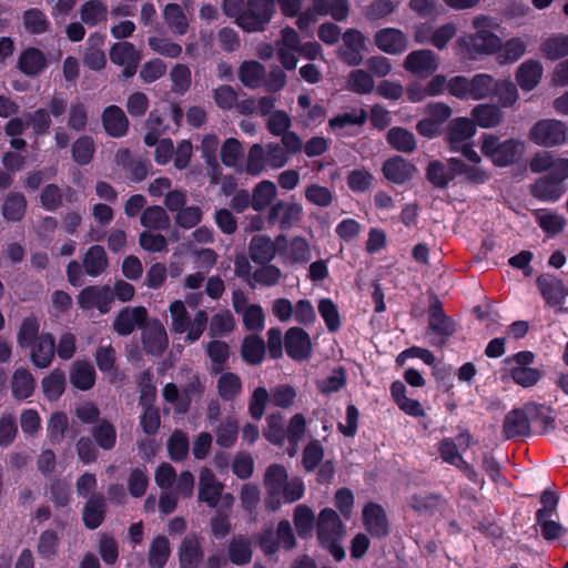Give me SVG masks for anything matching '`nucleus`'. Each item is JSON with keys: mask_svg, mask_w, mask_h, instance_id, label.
Masks as SVG:
<instances>
[{"mask_svg": "<svg viewBox=\"0 0 568 568\" xmlns=\"http://www.w3.org/2000/svg\"><path fill=\"white\" fill-rule=\"evenodd\" d=\"M106 16L108 7L100 0H89L80 8L81 20L90 27L105 21Z\"/></svg>", "mask_w": 568, "mask_h": 568, "instance_id": "nucleus-53", "label": "nucleus"}, {"mask_svg": "<svg viewBox=\"0 0 568 568\" xmlns=\"http://www.w3.org/2000/svg\"><path fill=\"white\" fill-rule=\"evenodd\" d=\"M140 58L135 47L130 42H118L110 49V59L113 63L124 68L122 72L124 78L135 74Z\"/></svg>", "mask_w": 568, "mask_h": 568, "instance_id": "nucleus-18", "label": "nucleus"}, {"mask_svg": "<svg viewBox=\"0 0 568 568\" xmlns=\"http://www.w3.org/2000/svg\"><path fill=\"white\" fill-rule=\"evenodd\" d=\"M529 140L539 146L552 148L562 145L568 139L566 124L556 119L536 122L529 131Z\"/></svg>", "mask_w": 568, "mask_h": 568, "instance_id": "nucleus-7", "label": "nucleus"}, {"mask_svg": "<svg viewBox=\"0 0 568 568\" xmlns=\"http://www.w3.org/2000/svg\"><path fill=\"white\" fill-rule=\"evenodd\" d=\"M565 192V185L561 184L558 180H554L548 175L538 179L531 185L532 195L545 202H556L564 195Z\"/></svg>", "mask_w": 568, "mask_h": 568, "instance_id": "nucleus-30", "label": "nucleus"}, {"mask_svg": "<svg viewBox=\"0 0 568 568\" xmlns=\"http://www.w3.org/2000/svg\"><path fill=\"white\" fill-rule=\"evenodd\" d=\"M473 33L460 36L455 42V49L468 57L477 59L493 55L501 48V39L495 33L498 23L490 17L479 14L471 21Z\"/></svg>", "mask_w": 568, "mask_h": 568, "instance_id": "nucleus-1", "label": "nucleus"}, {"mask_svg": "<svg viewBox=\"0 0 568 568\" xmlns=\"http://www.w3.org/2000/svg\"><path fill=\"white\" fill-rule=\"evenodd\" d=\"M476 133V126L473 120L468 118H455L447 126V142L452 150L460 149L467 144Z\"/></svg>", "mask_w": 568, "mask_h": 568, "instance_id": "nucleus-20", "label": "nucleus"}, {"mask_svg": "<svg viewBox=\"0 0 568 568\" xmlns=\"http://www.w3.org/2000/svg\"><path fill=\"white\" fill-rule=\"evenodd\" d=\"M234 311L242 315L244 327L252 332H261L265 326V315L258 304H250L245 294L235 291L232 297Z\"/></svg>", "mask_w": 568, "mask_h": 568, "instance_id": "nucleus-13", "label": "nucleus"}, {"mask_svg": "<svg viewBox=\"0 0 568 568\" xmlns=\"http://www.w3.org/2000/svg\"><path fill=\"white\" fill-rule=\"evenodd\" d=\"M275 244L270 237L257 235L250 243V255L255 263H267L274 258Z\"/></svg>", "mask_w": 568, "mask_h": 568, "instance_id": "nucleus-46", "label": "nucleus"}, {"mask_svg": "<svg viewBox=\"0 0 568 568\" xmlns=\"http://www.w3.org/2000/svg\"><path fill=\"white\" fill-rule=\"evenodd\" d=\"M92 436L102 449L110 450L115 445L116 430L110 422L102 419L93 427Z\"/></svg>", "mask_w": 568, "mask_h": 568, "instance_id": "nucleus-61", "label": "nucleus"}, {"mask_svg": "<svg viewBox=\"0 0 568 568\" xmlns=\"http://www.w3.org/2000/svg\"><path fill=\"white\" fill-rule=\"evenodd\" d=\"M242 158L243 148L241 142L233 138L226 139L221 146L222 163L227 168L237 169Z\"/></svg>", "mask_w": 568, "mask_h": 568, "instance_id": "nucleus-63", "label": "nucleus"}, {"mask_svg": "<svg viewBox=\"0 0 568 568\" xmlns=\"http://www.w3.org/2000/svg\"><path fill=\"white\" fill-rule=\"evenodd\" d=\"M530 170L535 173L548 171V176L558 180L561 184L568 179V159L557 156L548 151H540L530 161Z\"/></svg>", "mask_w": 568, "mask_h": 568, "instance_id": "nucleus-12", "label": "nucleus"}, {"mask_svg": "<svg viewBox=\"0 0 568 568\" xmlns=\"http://www.w3.org/2000/svg\"><path fill=\"white\" fill-rule=\"evenodd\" d=\"M440 65V58L429 49H418L409 52L403 62L404 69L418 78L434 74Z\"/></svg>", "mask_w": 568, "mask_h": 568, "instance_id": "nucleus-10", "label": "nucleus"}, {"mask_svg": "<svg viewBox=\"0 0 568 568\" xmlns=\"http://www.w3.org/2000/svg\"><path fill=\"white\" fill-rule=\"evenodd\" d=\"M345 89L357 94H369L375 89V81L369 72L355 69L348 73Z\"/></svg>", "mask_w": 568, "mask_h": 568, "instance_id": "nucleus-44", "label": "nucleus"}, {"mask_svg": "<svg viewBox=\"0 0 568 568\" xmlns=\"http://www.w3.org/2000/svg\"><path fill=\"white\" fill-rule=\"evenodd\" d=\"M388 144L396 151L412 153L416 149L415 135L405 128L394 126L386 135Z\"/></svg>", "mask_w": 568, "mask_h": 568, "instance_id": "nucleus-41", "label": "nucleus"}, {"mask_svg": "<svg viewBox=\"0 0 568 568\" xmlns=\"http://www.w3.org/2000/svg\"><path fill=\"white\" fill-rule=\"evenodd\" d=\"M43 395L49 400H57L64 392L65 375L60 369L52 371L41 382Z\"/></svg>", "mask_w": 568, "mask_h": 568, "instance_id": "nucleus-54", "label": "nucleus"}, {"mask_svg": "<svg viewBox=\"0 0 568 568\" xmlns=\"http://www.w3.org/2000/svg\"><path fill=\"white\" fill-rule=\"evenodd\" d=\"M480 150L493 164L507 166L523 155L525 143L516 139L501 141L497 135L485 134L481 138Z\"/></svg>", "mask_w": 568, "mask_h": 568, "instance_id": "nucleus-5", "label": "nucleus"}, {"mask_svg": "<svg viewBox=\"0 0 568 568\" xmlns=\"http://www.w3.org/2000/svg\"><path fill=\"white\" fill-rule=\"evenodd\" d=\"M298 34L292 28L282 30L281 39L276 42V54L285 70H294L297 65Z\"/></svg>", "mask_w": 568, "mask_h": 568, "instance_id": "nucleus-17", "label": "nucleus"}, {"mask_svg": "<svg viewBox=\"0 0 568 568\" xmlns=\"http://www.w3.org/2000/svg\"><path fill=\"white\" fill-rule=\"evenodd\" d=\"M113 302L112 290L108 285L88 286L78 295V304L82 310L97 308L100 313H108Z\"/></svg>", "mask_w": 568, "mask_h": 568, "instance_id": "nucleus-14", "label": "nucleus"}, {"mask_svg": "<svg viewBox=\"0 0 568 568\" xmlns=\"http://www.w3.org/2000/svg\"><path fill=\"white\" fill-rule=\"evenodd\" d=\"M545 409L535 403H527L520 408L510 410L504 420L503 432L506 438L526 437L530 435V425Z\"/></svg>", "mask_w": 568, "mask_h": 568, "instance_id": "nucleus-6", "label": "nucleus"}, {"mask_svg": "<svg viewBox=\"0 0 568 568\" xmlns=\"http://www.w3.org/2000/svg\"><path fill=\"white\" fill-rule=\"evenodd\" d=\"M163 17L173 33L182 36L187 31L189 22L179 4H166L163 10Z\"/></svg>", "mask_w": 568, "mask_h": 568, "instance_id": "nucleus-55", "label": "nucleus"}, {"mask_svg": "<svg viewBox=\"0 0 568 568\" xmlns=\"http://www.w3.org/2000/svg\"><path fill=\"white\" fill-rule=\"evenodd\" d=\"M344 535L345 530L336 511L331 508L323 509L317 520V538L337 561L345 557L341 545Z\"/></svg>", "mask_w": 568, "mask_h": 568, "instance_id": "nucleus-4", "label": "nucleus"}, {"mask_svg": "<svg viewBox=\"0 0 568 568\" xmlns=\"http://www.w3.org/2000/svg\"><path fill=\"white\" fill-rule=\"evenodd\" d=\"M471 115L475 122L481 128H495L504 118L503 111L493 104H478L473 111Z\"/></svg>", "mask_w": 568, "mask_h": 568, "instance_id": "nucleus-43", "label": "nucleus"}, {"mask_svg": "<svg viewBox=\"0 0 568 568\" xmlns=\"http://www.w3.org/2000/svg\"><path fill=\"white\" fill-rule=\"evenodd\" d=\"M449 164L457 175H463L473 183H484L488 180V173L479 164H466L458 159H450Z\"/></svg>", "mask_w": 568, "mask_h": 568, "instance_id": "nucleus-57", "label": "nucleus"}, {"mask_svg": "<svg viewBox=\"0 0 568 568\" xmlns=\"http://www.w3.org/2000/svg\"><path fill=\"white\" fill-rule=\"evenodd\" d=\"M71 384L81 390L90 389L95 382V371L89 362L77 361L70 373Z\"/></svg>", "mask_w": 568, "mask_h": 568, "instance_id": "nucleus-37", "label": "nucleus"}, {"mask_svg": "<svg viewBox=\"0 0 568 568\" xmlns=\"http://www.w3.org/2000/svg\"><path fill=\"white\" fill-rule=\"evenodd\" d=\"M223 488V484L216 479L211 469L203 467L200 470L199 499L201 501H204L210 507H217Z\"/></svg>", "mask_w": 568, "mask_h": 568, "instance_id": "nucleus-19", "label": "nucleus"}, {"mask_svg": "<svg viewBox=\"0 0 568 568\" xmlns=\"http://www.w3.org/2000/svg\"><path fill=\"white\" fill-rule=\"evenodd\" d=\"M544 67L540 61L528 59L516 70L515 79L524 91L534 90L541 81Z\"/></svg>", "mask_w": 568, "mask_h": 568, "instance_id": "nucleus-25", "label": "nucleus"}, {"mask_svg": "<svg viewBox=\"0 0 568 568\" xmlns=\"http://www.w3.org/2000/svg\"><path fill=\"white\" fill-rule=\"evenodd\" d=\"M36 388V379L27 368H17L11 377V394L16 399L29 398Z\"/></svg>", "mask_w": 568, "mask_h": 568, "instance_id": "nucleus-34", "label": "nucleus"}, {"mask_svg": "<svg viewBox=\"0 0 568 568\" xmlns=\"http://www.w3.org/2000/svg\"><path fill=\"white\" fill-rule=\"evenodd\" d=\"M343 45L338 54L348 65H358L363 61V52L366 50V38L356 29H347L343 36Z\"/></svg>", "mask_w": 568, "mask_h": 568, "instance_id": "nucleus-15", "label": "nucleus"}, {"mask_svg": "<svg viewBox=\"0 0 568 568\" xmlns=\"http://www.w3.org/2000/svg\"><path fill=\"white\" fill-rule=\"evenodd\" d=\"M265 354V343L263 338L256 335H250L244 338L242 344L243 359L252 365L262 363Z\"/></svg>", "mask_w": 568, "mask_h": 568, "instance_id": "nucleus-56", "label": "nucleus"}, {"mask_svg": "<svg viewBox=\"0 0 568 568\" xmlns=\"http://www.w3.org/2000/svg\"><path fill=\"white\" fill-rule=\"evenodd\" d=\"M285 348L290 357L305 359L311 354L310 335L301 327H291L285 334Z\"/></svg>", "mask_w": 568, "mask_h": 568, "instance_id": "nucleus-23", "label": "nucleus"}, {"mask_svg": "<svg viewBox=\"0 0 568 568\" xmlns=\"http://www.w3.org/2000/svg\"><path fill=\"white\" fill-rule=\"evenodd\" d=\"M105 503L101 495L91 497L83 509V521L90 529L99 527L104 517Z\"/></svg>", "mask_w": 568, "mask_h": 568, "instance_id": "nucleus-48", "label": "nucleus"}, {"mask_svg": "<svg viewBox=\"0 0 568 568\" xmlns=\"http://www.w3.org/2000/svg\"><path fill=\"white\" fill-rule=\"evenodd\" d=\"M349 4L347 0H313V7L297 20L300 29H306L316 20V16H331L336 21L347 18Z\"/></svg>", "mask_w": 568, "mask_h": 568, "instance_id": "nucleus-8", "label": "nucleus"}, {"mask_svg": "<svg viewBox=\"0 0 568 568\" xmlns=\"http://www.w3.org/2000/svg\"><path fill=\"white\" fill-rule=\"evenodd\" d=\"M303 207L298 203L277 202L268 212L270 222H278L282 230L291 229L302 217Z\"/></svg>", "mask_w": 568, "mask_h": 568, "instance_id": "nucleus-21", "label": "nucleus"}, {"mask_svg": "<svg viewBox=\"0 0 568 568\" xmlns=\"http://www.w3.org/2000/svg\"><path fill=\"white\" fill-rule=\"evenodd\" d=\"M286 164V152L282 150L280 143L270 142L265 145L254 143L247 152L244 172L256 176L263 173L267 168L276 170Z\"/></svg>", "mask_w": 568, "mask_h": 568, "instance_id": "nucleus-3", "label": "nucleus"}, {"mask_svg": "<svg viewBox=\"0 0 568 568\" xmlns=\"http://www.w3.org/2000/svg\"><path fill=\"white\" fill-rule=\"evenodd\" d=\"M146 316L148 312L143 306L125 307L116 315L113 328L119 335H129L146 320Z\"/></svg>", "mask_w": 568, "mask_h": 568, "instance_id": "nucleus-27", "label": "nucleus"}, {"mask_svg": "<svg viewBox=\"0 0 568 568\" xmlns=\"http://www.w3.org/2000/svg\"><path fill=\"white\" fill-rule=\"evenodd\" d=\"M55 352V342L50 333H42L31 345L30 361L39 368L50 366Z\"/></svg>", "mask_w": 568, "mask_h": 568, "instance_id": "nucleus-24", "label": "nucleus"}, {"mask_svg": "<svg viewBox=\"0 0 568 568\" xmlns=\"http://www.w3.org/2000/svg\"><path fill=\"white\" fill-rule=\"evenodd\" d=\"M142 342L149 353L155 355L163 353L168 346V336L163 324L159 321L149 322L143 328Z\"/></svg>", "mask_w": 568, "mask_h": 568, "instance_id": "nucleus-26", "label": "nucleus"}, {"mask_svg": "<svg viewBox=\"0 0 568 568\" xmlns=\"http://www.w3.org/2000/svg\"><path fill=\"white\" fill-rule=\"evenodd\" d=\"M83 265H84L85 272L89 275L98 276L99 274H101L108 265V260H106V254H105L104 248L99 245H94V246L90 247L84 256Z\"/></svg>", "mask_w": 568, "mask_h": 568, "instance_id": "nucleus-58", "label": "nucleus"}, {"mask_svg": "<svg viewBox=\"0 0 568 568\" xmlns=\"http://www.w3.org/2000/svg\"><path fill=\"white\" fill-rule=\"evenodd\" d=\"M439 454L444 462L457 467L467 478L474 483H478V474L471 465L465 462L458 453L456 444L452 439H444L439 444Z\"/></svg>", "mask_w": 568, "mask_h": 568, "instance_id": "nucleus-28", "label": "nucleus"}, {"mask_svg": "<svg viewBox=\"0 0 568 568\" xmlns=\"http://www.w3.org/2000/svg\"><path fill=\"white\" fill-rule=\"evenodd\" d=\"M541 53L549 60H557L568 55V36L555 34L541 42Z\"/></svg>", "mask_w": 568, "mask_h": 568, "instance_id": "nucleus-52", "label": "nucleus"}, {"mask_svg": "<svg viewBox=\"0 0 568 568\" xmlns=\"http://www.w3.org/2000/svg\"><path fill=\"white\" fill-rule=\"evenodd\" d=\"M294 526L300 537L306 538L312 536L314 528V513L306 505H298L294 509Z\"/></svg>", "mask_w": 568, "mask_h": 568, "instance_id": "nucleus-59", "label": "nucleus"}, {"mask_svg": "<svg viewBox=\"0 0 568 568\" xmlns=\"http://www.w3.org/2000/svg\"><path fill=\"white\" fill-rule=\"evenodd\" d=\"M220 140L215 134H207L203 138L201 144L202 155L209 166H211V183L216 184L221 168L216 160V151Z\"/></svg>", "mask_w": 568, "mask_h": 568, "instance_id": "nucleus-40", "label": "nucleus"}, {"mask_svg": "<svg viewBox=\"0 0 568 568\" xmlns=\"http://www.w3.org/2000/svg\"><path fill=\"white\" fill-rule=\"evenodd\" d=\"M264 487L266 489V507L277 510L282 504H291L301 499L305 487L301 478H290L286 469L277 464L267 467L264 475Z\"/></svg>", "mask_w": 568, "mask_h": 568, "instance_id": "nucleus-2", "label": "nucleus"}, {"mask_svg": "<svg viewBox=\"0 0 568 568\" xmlns=\"http://www.w3.org/2000/svg\"><path fill=\"white\" fill-rule=\"evenodd\" d=\"M128 124V119L119 106L110 105L104 110L103 126L110 135L115 138L124 135Z\"/></svg>", "mask_w": 568, "mask_h": 568, "instance_id": "nucleus-36", "label": "nucleus"}, {"mask_svg": "<svg viewBox=\"0 0 568 568\" xmlns=\"http://www.w3.org/2000/svg\"><path fill=\"white\" fill-rule=\"evenodd\" d=\"M170 556L169 540L159 536L155 537L149 550V565L151 568H163Z\"/></svg>", "mask_w": 568, "mask_h": 568, "instance_id": "nucleus-60", "label": "nucleus"}, {"mask_svg": "<svg viewBox=\"0 0 568 568\" xmlns=\"http://www.w3.org/2000/svg\"><path fill=\"white\" fill-rule=\"evenodd\" d=\"M264 74V67L256 61H245L239 70L241 82L251 89H256L262 84Z\"/></svg>", "mask_w": 568, "mask_h": 568, "instance_id": "nucleus-51", "label": "nucleus"}, {"mask_svg": "<svg viewBox=\"0 0 568 568\" xmlns=\"http://www.w3.org/2000/svg\"><path fill=\"white\" fill-rule=\"evenodd\" d=\"M429 329L438 336L432 344L439 346L455 332L453 321L444 315L440 306L437 304L432 305L429 308Z\"/></svg>", "mask_w": 568, "mask_h": 568, "instance_id": "nucleus-29", "label": "nucleus"}, {"mask_svg": "<svg viewBox=\"0 0 568 568\" xmlns=\"http://www.w3.org/2000/svg\"><path fill=\"white\" fill-rule=\"evenodd\" d=\"M201 558L202 552L197 537H185L180 547V562L182 568H196Z\"/></svg>", "mask_w": 568, "mask_h": 568, "instance_id": "nucleus-47", "label": "nucleus"}, {"mask_svg": "<svg viewBox=\"0 0 568 568\" xmlns=\"http://www.w3.org/2000/svg\"><path fill=\"white\" fill-rule=\"evenodd\" d=\"M366 529L374 536L382 537L387 534V520L383 508L376 504H368L363 510Z\"/></svg>", "mask_w": 568, "mask_h": 568, "instance_id": "nucleus-35", "label": "nucleus"}, {"mask_svg": "<svg viewBox=\"0 0 568 568\" xmlns=\"http://www.w3.org/2000/svg\"><path fill=\"white\" fill-rule=\"evenodd\" d=\"M496 79L488 73H477L469 78V100L479 101L493 95Z\"/></svg>", "mask_w": 568, "mask_h": 568, "instance_id": "nucleus-39", "label": "nucleus"}, {"mask_svg": "<svg viewBox=\"0 0 568 568\" xmlns=\"http://www.w3.org/2000/svg\"><path fill=\"white\" fill-rule=\"evenodd\" d=\"M376 47L384 53L398 55L408 48L407 36L396 28H384L374 34Z\"/></svg>", "mask_w": 568, "mask_h": 568, "instance_id": "nucleus-16", "label": "nucleus"}, {"mask_svg": "<svg viewBox=\"0 0 568 568\" xmlns=\"http://www.w3.org/2000/svg\"><path fill=\"white\" fill-rule=\"evenodd\" d=\"M20 70L28 75H36L45 67L43 53L34 48L24 50L19 59Z\"/></svg>", "mask_w": 568, "mask_h": 568, "instance_id": "nucleus-50", "label": "nucleus"}, {"mask_svg": "<svg viewBox=\"0 0 568 568\" xmlns=\"http://www.w3.org/2000/svg\"><path fill=\"white\" fill-rule=\"evenodd\" d=\"M104 42V37L102 34L95 33L92 34L88 39V43L90 48L87 50L83 57L84 64L91 70L98 71L104 68L106 60L104 52L100 49V47Z\"/></svg>", "mask_w": 568, "mask_h": 568, "instance_id": "nucleus-42", "label": "nucleus"}, {"mask_svg": "<svg viewBox=\"0 0 568 568\" xmlns=\"http://www.w3.org/2000/svg\"><path fill=\"white\" fill-rule=\"evenodd\" d=\"M141 224L146 229L165 230L170 225V217L164 209L154 205L143 211Z\"/></svg>", "mask_w": 568, "mask_h": 568, "instance_id": "nucleus-62", "label": "nucleus"}, {"mask_svg": "<svg viewBox=\"0 0 568 568\" xmlns=\"http://www.w3.org/2000/svg\"><path fill=\"white\" fill-rule=\"evenodd\" d=\"M274 10L273 0H248L247 9L239 17V26L248 32L262 30Z\"/></svg>", "mask_w": 568, "mask_h": 568, "instance_id": "nucleus-9", "label": "nucleus"}, {"mask_svg": "<svg viewBox=\"0 0 568 568\" xmlns=\"http://www.w3.org/2000/svg\"><path fill=\"white\" fill-rule=\"evenodd\" d=\"M390 395L399 409L405 414L413 417H423L425 415L422 404L418 400L406 396V387L402 382L395 381L392 383Z\"/></svg>", "mask_w": 568, "mask_h": 568, "instance_id": "nucleus-31", "label": "nucleus"}, {"mask_svg": "<svg viewBox=\"0 0 568 568\" xmlns=\"http://www.w3.org/2000/svg\"><path fill=\"white\" fill-rule=\"evenodd\" d=\"M366 118L367 114L364 110H354L332 118L328 121V126L336 135H347L351 134L353 126L362 125Z\"/></svg>", "mask_w": 568, "mask_h": 568, "instance_id": "nucleus-32", "label": "nucleus"}, {"mask_svg": "<svg viewBox=\"0 0 568 568\" xmlns=\"http://www.w3.org/2000/svg\"><path fill=\"white\" fill-rule=\"evenodd\" d=\"M191 389L179 390L173 383L166 384L162 389V396L166 403L173 405L179 414L185 413L191 404Z\"/></svg>", "mask_w": 568, "mask_h": 568, "instance_id": "nucleus-49", "label": "nucleus"}, {"mask_svg": "<svg viewBox=\"0 0 568 568\" xmlns=\"http://www.w3.org/2000/svg\"><path fill=\"white\" fill-rule=\"evenodd\" d=\"M276 537L277 540L274 541L272 539L271 531L265 532L261 537L260 545L266 554H274L278 546H282L285 549H292L295 547V536L288 520H281L278 523Z\"/></svg>", "mask_w": 568, "mask_h": 568, "instance_id": "nucleus-22", "label": "nucleus"}, {"mask_svg": "<svg viewBox=\"0 0 568 568\" xmlns=\"http://www.w3.org/2000/svg\"><path fill=\"white\" fill-rule=\"evenodd\" d=\"M252 207L261 212L268 207L277 195V187L274 182L263 180L258 182L252 192Z\"/></svg>", "mask_w": 568, "mask_h": 568, "instance_id": "nucleus-38", "label": "nucleus"}, {"mask_svg": "<svg viewBox=\"0 0 568 568\" xmlns=\"http://www.w3.org/2000/svg\"><path fill=\"white\" fill-rule=\"evenodd\" d=\"M148 132L144 136V142L149 146L155 145V162L160 165L168 164L173 159V142L170 139L159 140L161 133L164 132V129L161 125L160 118L154 114H150L148 120Z\"/></svg>", "mask_w": 568, "mask_h": 568, "instance_id": "nucleus-11", "label": "nucleus"}, {"mask_svg": "<svg viewBox=\"0 0 568 568\" xmlns=\"http://www.w3.org/2000/svg\"><path fill=\"white\" fill-rule=\"evenodd\" d=\"M383 172L387 180L400 184L413 176L415 168L403 158L394 156L384 163Z\"/></svg>", "mask_w": 568, "mask_h": 568, "instance_id": "nucleus-33", "label": "nucleus"}, {"mask_svg": "<svg viewBox=\"0 0 568 568\" xmlns=\"http://www.w3.org/2000/svg\"><path fill=\"white\" fill-rule=\"evenodd\" d=\"M207 321V314L203 310L197 311L192 318L189 317L185 322V331L183 333L185 334V342L189 344L196 342L204 333Z\"/></svg>", "mask_w": 568, "mask_h": 568, "instance_id": "nucleus-64", "label": "nucleus"}, {"mask_svg": "<svg viewBox=\"0 0 568 568\" xmlns=\"http://www.w3.org/2000/svg\"><path fill=\"white\" fill-rule=\"evenodd\" d=\"M527 44L521 38H511L505 43L501 42V48L496 52L497 61L499 64L515 63L526 52Z\"/></svg>", "mask_w": 568, "mask_h": 568, "instance_id": "nucleus-45", "label": "nucleus"}]
</instances>
